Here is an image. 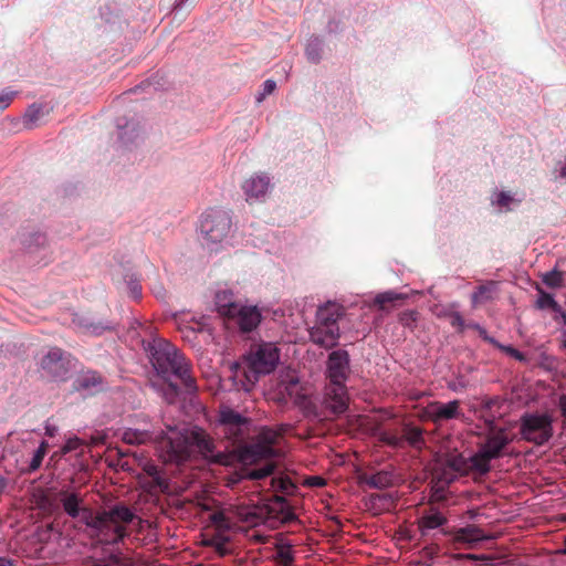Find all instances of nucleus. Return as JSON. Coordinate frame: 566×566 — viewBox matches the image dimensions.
<instances>
[{"label":"nucleus","instance_id":"2","mask_svg":"<svg viewBox=\"0 0 566 566\" xmlns=\"http://www.w3.org/2000/svg\"><path fill=\"white\" fill-rule=\"evenodd\" d=\"M166 462L182 463L197 450L206 460L213 464L229 465L232 461L230 453L216 451L213 439L200 427L178 429L167 426V434L161 442Z\"/></svg>","mask_w":566,"mask_h":566},{"label":"nucleus","instance_id":"23","mask_svg":"<svg viewBox=\"0 0 566 566\" xmlns=\"http://www.w3.org/2000/svg\"><path fill=\"white\" fill-rule=\"evenodd\" d=\"M214 303L220 315L229 317L240 302L234 300L231 290H222L216 293Z\"/></svg>","mask_w":566,"mask_h":566},{"label":"nucleus","instance_id":"36","mask_svg":"<svg viewBox=\"0 0 566 566\" xmlns=\"http://www.w3.org/2000/svg\"><path fill=\"white\" fill-rule=\"evenodd\" d=\"M125 281L127 284L128 292L134 300H139L142 297V285L139 277L135 273L127 274L125 276Z\"/></svg>","mask_w":566,"mask_h":566},{"label":"nucleus","instance_id":"33","mask_svg":"<svg viewBox=\"0 0 566 566\" xmlns=\"http://www.w3.org/2000/svg\"><path fill=\"white\" fill-rule=\"evenodd\" d=\"M212 524L220 531H230L233 527L232 521L223 511L214 512L210 515Z\"/></svg>","mask_w":566,"mask_h":566},{"label":"nucleus","instance_id":"30","mask_svg":"<svg viewBox=\"0 0 566 566\" xmlns=\"http://www.w3.org/2000/svg\"><path fill=\"white\" fill-rule=\"evenodd\" d=\"M536 305L541 310L551 308L554 312H564L562 311L560 305L555 301L554 296L541 289H538V297L536 301Z\"/></svg>","mask_w":566,"mask_h":566},{"label":"nucleus","instance_id":"18","mask_svg":"<svg viewBox=\"0 0 566 566\" xmlns=\"http://www.w3.org/2000/svg\"><path fill=\"white\" fill-rule=\"evenodd\" d=\"M325 403L326 407L334 413H344L348 408V394L346 384L332 385L329 384L325 389Z\"/></svg>","mask_w":566,"mask_h":566},{"label":"nucleus","instance_id":"56","mask_svg":"<svg viewBox=\"0 0 566 566\" xmlns=\"http://www.w3.org/2000/svg\"><path fill=\"white\" fill-rule=\"evenodd\" d=\"M462 463H463L462 457H455L449 461L450 468L457 472H460L462 470Z\"/></svg>","mask_w":566,"mask_h":566},{"label":"nucleus","instance_id":"32","mask_svg":"<svg viewBox=\"0 0 566 566\" xmlns=\"http://www.w3.org/2000/svg\"><path fill=\"white\" fill-rule=\"evenodd\" d=\"M277 505H279V514H280L279 517L282 523L289 524L296 520L295 513L293 512L292 507L290 506V504L287 503V501L285 499L280 497L277 500Z\"/></svg>","mask_w":566,"mask_h":566},{"label":"nucleus","instance_id":"37","mask_svg":"<svg viewBox=\"0 0 566 566\" xmlns=\"http://www.w3.org/2000/svg\"><path fill=\"white\" fill-rule=\"evenodd\" d=\"M406 295L402 293H397L395 291H386L382 293H379L375 297V304H377L380 308L384 307L387 303H394L399 300H405Z\"/></svg>","mask_w":566,"mask_h":566},{"label":"nucleus","instance_id":"5","mask_svg":"<svg viewBox=\"0 0 566 566\" xmlns=\"http://www.w3.org/2000/svg\"><path fill=\"white\" fill-rule=\"evenodd\" d=\"M344 315L345 307L337 302L328 301L319 305L315 324L308 331L311 342L325 349L336 347L340 337L338 321Z\"/></svg>","mask_w":566,"mask_h":566},{"label":"nucleus","instance_id":"15","mask_svg":"<svg viewBox=\"0 0 566 566\" xmlns=\"http://www.w3.org/2000/svg\"><path fill=\"white\" fill-rule=\"evenodd\" d=\"M427 415L434 423L463 417L459 400H451L449 402L432 401L427 407Z\"/></svg>","mask_w":566,"mask_h":566},{"label":"nucleus","instance_id":"7","mask_svg":"<svg viewBox=\"0 0 566 566\" xmlns=\"http://www.w3.org/2000/svg\"><path fill=\"white\" fill-rule=\"evenodd\" d=\"M512 441L513 439L505 428L486 432L484 441L480 443L478 451L470 458L472 469L480 474L489 473L491 461L502 458Z\"/></svg>","mask_w":566,"mask_h":566},{"label":"nucleus","instance_id":"14","mask_svg":"<svg viewBox=\"0 0 566 566\" xmlns=\"http://www.w3.org/2000/svg\"><path fill=\"white\" fill-rule=\"evenodd\" d=\"M228 318L233 319L242 333H250L261 323L262 314L256 305L239 303Z\"/></svg>","mask_w":566,"mask_h":566},{"label":"nucleus","instance_id":"53","mask_svg":"<svg viewBox=\"0 0 566 566\" xmlns=\"http://www.w3.org/2000/svg\"><path fill=\"white\" fill-rule=\"evenodd\" d=\"M490 292V287L486 285H480L476 287V290L472 293V301L474 303L479 302L485 293Z\"/></svg>","mask_w":566,"mask_h":566},{"label":"nucleus","instance_id":"52","mask_svg":"<svg viewBox=\"0 0 566 566\" xmlns=\"http://www.w3.org/2000/svg\"><path fill=\"white\" fill-rule=\"evenodd\" d=\"M306 485L312 488H322L326 484V480L319 475H311L306 479Z\"/></svg>","mask_w":566,"mask_h":566},{"label":"nucleus","instance_id":"24","mask_svg":"<svg viewBox=\"0 0 566 566\" xmlns=\"http://www.w3.org/2000/svg\"><path fill=\"white\" fill-rule=\"evenodd\" d=\"M116 127L118 129V140L123 146H128L138 136L136 123L126 117H118Z\"/></svg>","mask_w":566,"mask_h":566},{"label":"nucleus","instance_id":"3","mask_svg":"<svg viewBox=\"0 0 566 566\" xmlns=\"http://www.w3.org/2000/svg\"><path fill=\"white\" fill-rule=\"evenodd\" d=\"M280 363V350L273 343L258 344L243 355L241 361H235L231 370L235 378L243 377L244 390H250L261 376L271 374Z\"/></svg>","mask_w":566,"mask_h":566},{"label":"nucleus","instance_id":"29","mask_svg":"<svg viewBox=\"0 0 566 566\" xmlns=\"http://www.w3.org/2000/svg\"><path fill=\"white\" fill-rule=\"evenodd\" d=\"M43 114L41 104L33 103L24 112L23 124L27 128H33Z\"/></svg>","mask_w":566,"mask_h":566},{"label":"nucleus","instance_id":"43","mask_svg":"<svg viewBox=\"0 0 566 566\" xmlns=\"http://www.w3.org/2000/svg\"><path fill=\"white\" fill-rule=\"evenodd\" d=\"M276 88V83L274 80H266L264 81V83L262 84V88L260 92H258V94L255 95V102L258 104L262 103L265 97L270 94H272Z\"/></svg>","mask_w":566,"mask_h":566},{"label":"nucleus","instance_id":"47","mask_svg":"<svg viewBox=\"0 0 566 566\" xmlns=\"http://www.w3.org/2000/svg\"><path fill=\"white\" fill-rule=\"evenodd\" d=\"M241 520L248 524L255 525L259 522V515L254 511L241 509L239 511Z\"/></svg>","mask_w":566,"mask_h":566},{"label":"nucleus","instance_id":"64","mask_svg":"<svg viewBox=\"0 0 566 566\" xmlns=\"http://www.w3.org/2000/svg\"><path fill=\"white\" fill-rule=\"evenodd\" d=\"M213 545L216 546L217 551L220 552L221 554H224L226 553V549H224V543L223 542H217V543H213Z\"/></svg>","mask_w":566,"mask_h":566},{"label":"nucleus","instance_id":"48","mask_svg":"<svg viewBox=\"0 0 566 566\" xmlns=\"http://www.w3.org/2000/svg\"><path fill=\"white\" fill-rule=\"evenodd\" d=\"M15 95L17 92L14 91H3L0 94V113L3 112L7 107H9Z\"/></svg>","mask_w":566,"mask_h":566},{"label":"nucleus","instance_id":"17","mask_svg":"<svg viewBox=\"0 0 566 566\" xmlns=\"http://www.w3.org/2000/svg\"><path fill=\"white\" fill-rule=\"evenodd\" d=\"M448 523L447 516L436 506H429L418 518V528L421 537H430L433 531L440 530Z\"/></svg>","mask_w":566,"mask_h":566},{"label":"nucleus","instance_id":"62","mask_svg":"<svg viewBox=\"0 0 566 566\" xmlns=\"http://www.w3.org/2000/svg\"><path fill=\"white\" fill-rule=\"evenodd\" d=\"M386 497H387V495L371 494V495L369 496V500H370V502H371L373 504H375L377 501H380V500L386 499Z\"/></svg>","mask_w":566,"mask_h":566},{"label":"nucleus","instance_id":"54","mask_svg":"<svg viewBox=\"0 0 566 566\" xmlns=\"http://www.w3.org/2000/svg\"><path fill=\"white\" fill-rule=\"evenodd\" d=\"M116 559L105 560V559H92L85 563V566H115Z\"/></svg>","mask_w":566,"mask_h":566},{"label":"nucleus","instance_id":"25","mask_svg":"<svg viewBox=\"0 0 566 566\" xmlns=\"http://www.w3.org/2000/svg\"><path fill=\"white\" fill-rule=\"evenodd\" d=\"M401 438H403V446L407 443L415 449H421L426 443L423 430L412 424L403 426Z\"/></svg>","mask_w":566,"mask_h":566},{"label":"nucleus","instance_id":"50","mask_svg":"<svg viewBox=\"0 0 566 566\" xmlns=\"http://www.w3.org/2000/svg\"><path fill=\"white\" fill-rule=\"evenodd\" d=\"M512 200L513 198L509 192L500 191L495 195V198L492 200V202L499 207H507Z\"/></svg>","mask_w":566,"mask_h":566},{"label":"nucleus","instance_id":"45","mask_svg":"<svg viewBox=\"0 0 566 566\" xmlns=\"http://www.w3.org/2000/svg\"><path fill=\"white\" fill-rule=\"evenodd\" d=\"M296 406L303 409V412L307 418L316 419L319 417L316 406L307 398V396L304 398L303 403H297Z\"/></svg>","mask_w":566,"mask_h":566},{"label":"nucleus","instance_id":"40","mask_svg":"<svg viewBox=\"0 0 566 566\" xmlns=\"http://www.w3.org/2000/svg\"><path fill=\"white\" fill-rule=\"evenodd\" d=\"M46 448L48 443L45 441H42L30 461V471H35L41 467L44 455L46 454Z\"/></svg>","mask_w":566,"mask_h":566},{"label":"nucleus","instance_id":"41","mask_svg":"<svg viewBox=\"0 0 566 566\" xmlns=\"http://www.w3.org/2000/svg\"><path fill=\"white\" fill-rule=\"evenodd\" d=\"M380 441L392 448H403V438L392 432L384 431L380 433Z\"/></svg>","mask_w":566,"mask_h":566},{"label":"nucleus","instance_id":"49","mask_svg":"<svg viewBox=\"0 0 566 566\" xmlns=\"http://www.w3.org/2000/svg\"><path fill=\"white\" fill-rule=\"evenodd\" d=\"M156 77H157V75L154 77L147 78L146 81L142 82L139 85H136L134 88L128 91V93H137L139 91H144L145 88H147L149 86H154L155 90H158L160 84L158 81L155 80Z\"/></svg>","mask_w":566,"mask_h":566},{"label":"nucleus","instance_id":"55","mask_svg":"<svg viewBox=\"0 0 566 566\" xmlns=\"http://www.w3.org/2000/svg\"><path fill=\"white\" fill-rule=\"evenodd\" d=\"M451 325L454 327H458L459 329H463L464 327V319L462 315L459 312H454L452 314Z\"/></svg>","mask_w":566,"mask_h":566},{"label":"nucleus","instance_id":"13","mask_svg":"<svg viewBox=\"0 0 566 566\" xmlns=\"http://www.w3.org/2000/svg\"><path fill=\"white\" fill-rule=\"evenodd\" d=\"M166 434L167 431H156L153 426H148L147 428H124L118 432L122 441L132 446L157 441L159 449L163 452V457L165 455V450L163 449L161 442Z\"/></svg>","mask_w":566,"mask_h":566},{"label":"nucleus","instance_id":"27","mask_svg":"<svg viewBox=\"0 0 566 566\" xmlns=\"http://www.w3.org/2000/svg\"><path fill=\"white\" fill-rule=\"evenodd\" d=\"M457 538L465 543H476L485 539L486 537L479 527L469 525L459 530Z\"/></svg>","mask_w":566,"mask_h":566},{"label":"nucleus","instance_id":"8","mask_svg":"<svg viewBox=\"0 0 566 566\" xmlns=\"http://www.w3.org/2000/svg\"><path fill=\"white\" fill-rule=\"evenodd\" d=\"M252 420L229 406H221L216 427L218 433L231 444L242 443L250 433Z\"/></svg>","mask_w":566,"mask_h":566},{"label":"nucleus","instance_id":"31","mask_svg":"<svg viewBox=\"0 0 566 566\" xmlns=\"http://www.w3.org/2000/svg\"><path fill=\"white\" fill-rule=\"evenodd\" d=\"M23 245L32 251L34 248H41L46 243V235L42 232H31L22 240Z\"/></svg>","mask_w":566,"mask_h":566},{"label":"nucleus","instance_id":"26","mask_svg":"<svg viewBox=\"0 0 566 566\" xmlns=\"http://www.w3.org/2000/svg\"><path fill=\"white\" fill-rule=\"evenodd\" d=\"M273 454L274 450L272 447L262 443H255L247 446L242 457L245 460L255 461L260 459L271 458Z\"/></svg>","mask_w":566,"mask_h":566},{"label":"nucleus","instance_id":"4","mask_svg":"<svg viewBox=\"0 0 566 566\" xmlns=\"http://www.w3.org/2000/svg\"><path fill=\"white\" fill-rule=\"evenodd\" d=\"M136 513L119 502L95 513L91 538L99 544L116 545L127 536L126 526L136 518Z\"/></svg>","mask_w":566,"mask_h":566},{"label":"nucleus","instance_id":"19","mask_svg":"<svg viewBox=\"0 0 566 566\" xmlns=\"http://www.w3.org/2000/svg\"><path fill=\"white\" fill-rule=\"evenodd\" d=\"M72 324L74 327H76L78 331L88 333L95 336H99L104 334L105 332L114 331L116 328V324L107 321H94L93 318L81 315V314H74L72 317Z\"/></svg>","mask_w":566,"mask_h":566},{"label":"nucleus","instance_id":"20","mask_svg":"<svg viewBox=\"0 0 566 566\" xmlns=\"http://www.w3.org/2000/svg\"><path fill=\"white\" fill-rule=\"evenodd\" d=\"M277 388L280 394L290 399L294 405L304 402L306 394L303 392L298 377L295 374H287L283 377L280 380Z\"/></svg>","mask_w":566,"mask_h":566},{"label":"nucleus","instance_id":"57","mask_svg":"<svg viewBox=\"0 0 566 566\" xmlns=\"http://www.w3.org/2000/svg\"><path fill=\"white\" fill-rule=\"evenodd\" d=\"M151 291H153L154 295L156 296V298L165 300L167 293H166L165 287L161 284L155 285L151 289Z\"/></svg>","mask_w":566,"mask_h":566},{"label":"nucleus","instance_id":"60","mask_svg":"<svg viewBox=\"0 0 566 566\" xmlns=\"http://www.w3.org/2000/svg\"><path fill=\"white\" fill-rule=\"evenodd\" d=\"M56 431H57V428H56V427H54V426H50V424H46V426H45V434H46L48 437H51V438H52V437H54V436H55V433H56Z\"/></svg>","mask_w":566,"mask_h":566},{"label":"nucleus","instance_id":"21","mask_svg":"<svg viewBox=\"0 0 566 566\" xmlns=\"http://www.w3.org/2000/svg\"><path fill=\"white\" fill-rule=\"evenodd\" d=\"M395 479V473L390 469H382L373 474L365 473L359 478L360 483L376 490H385L392 486Z\"/></svg>","mask_w":566,"mask_h":566},{"label":"nucleus","instance_id":"16","mask_svg":"<svg viewBox=\"0 0 566 566\" xmlns=\"http://www.w3.org/2000/svg\"><path fill=\"white\" fill-rule=\"evenodd\" d=\"M271 187L270 177L264 174H255L248 178L243 185L242 190L248 202L262 201L266 197Z\"/></svg>","mask_w":566,"mask_h":566},{"label":"nucleus","instance_id":"59","mask_svg":"<svg viewBox=\"0 0 566 566\" xmlns=\"http://www.w3.org/2000/svg\"><path fill=\"white\" fill-rule=\"evenodd\" d=\"M558 406H559L563 417L566 419V396H562L559 398Z\"/></svg>","mask_w":566,"mask_h":566},{"label":"nucleus","instance_id":"51","mask_svg":"<svg viewBox=\"0 0 566 566\" xmlns=\"http://www.w3.org/2000/svg\"><path fill=\"white\" fill-rule=\"evenodd\" d=\"M82 446V441L81 439H78L77 437H74V438H70L64 447H63V452L64 453H67V452H72V451H75L77 448H80Z\"/></svg>","mask_w":566,"mask_h":566},{"label":"nucleus","instance_id":"42","mask_svg":"<svg viewBox=\"0 0 566 566\" xmlns=\"http://www.w3.org/2000/svg\"><path fill=\"white\" fill-rule=\"evenodd\" d=\"M274 467L272 464H266L262 468L251 469L248 472V478L251 480H262L272 474Z\"/></svg>","mask_w":566,"mask_h":566},{"label":"nucleus","instance_id":"12","mask_svg":"<svg viewBox=\"0 0 566 566\" xmlns=\"http://www.w3.org/2000/svg\"><path fill=\"white\" fill-rule=\"evenodd\" d=\"M41 368L48 376L63 380L70 369L69 355L59 347H52L41 359Z\"/></svg>","mask_w":566,"mask_h":566},{"label":"nucleus","instance_id":"58","mask_svg":"<svg viewBox=\"0 0 566 566\" xmlns=\"http://www.w3.org/2000/svg\"><path fill=\"white\" fill-rule=\"evenodd\" d=\"M189 0H177L174 4V8H172V12L175 13V15H177L179 13V11L184 8V6L188 2Z\"/></svg>","mask_w":566,"mask_h":566},{"label":"nucleus","instance_id":"9","mask_svg":"<svg viewBox=\"0 0 566 566\" xmlns=\"http://www.w3.org/2000/svg\"><path fill=\"white\" fill-rule=\"evenodd\" d=\"M522 439L535 446H544L554 434L553 417L545 412H525L520 419Z\"/></svg>","mask_w":566,"mask_h":566},{"label":"nucleus","instance_id":"6","mask_svg":"<svg viewBox=\"0 0 566 566\" xmlns=\"http://www.w3.org/2000/svg\"><path fill=\"white\" fill-rule=\"evenodd\" d=\"M231 226L232 220L228 211L218 208L206 210L201 214L198 226L202 245L210 251H217L228 238Z\"/></svg>","mask_w":566,"mask_h":566},{"label":"nucleus","instance_id":"46","mask_svg":"<svg viewBox=\"0 0 566 566\" xmlns=\"http://www.w3.org/2000/svg\"><path fill=\"white\" fill-rule=\"evenodd\" d=\"M482 417L484 418V422L488 427V432L500 429L496 427V419L501 416L500 412H482Z\"/></svg>","mask_w":566,"mask_h":566},{"label":"nucleus","instance_id":"35","mask_svg":"<svg viewBox=\"0 0 566 566\" xmlns=\"http://www.w3.org/2000/svg\"><path fill=\"white\" fill-rule=\"evenodd\" d=\"M483 338L489 342L490 344H493L497 348L502 349L504 353H506L509 356L522 361L525 359L524 354L521 353L518 349L514 348L510 345H502L500 344L494 337H491L489 335H484Z\"/></svg>","mask_w":566,"mask_h":566},{"label":"nucleus","instance_id":"11","mask_svg":"<svg viewBox=\"0 0 566 566\" xmlns=\"http://www.w3.org/2000/svg\"><path fill=\"white\" fill-rule=\"evenodd\" d=\"M325 376L332 385H343L350 375V356L346 349L332 350L325 363Z\"/></svg>","mask_w":566,"mask_h":566},{"label":"nucleus","instance_id":"38","mask_svg":"<svg viewBox=\"0 0 566 566\" xmlns=\"http://www.w3.org/2000/svg\"><path fill=\"white\" fill-rule=\"evenodd\" d=\"M418 315L419 314L417 311L407 310L399 314L398 321L403 327L408 328L409 331H413L418 321Z\"/></svg>","mask_w":566,"mask_h":566},{"label":"nucleus","instance_id":"28","mask_svg":"<svg viewBox=\"0 0 566 566\" xmlns=\"http://www.w3.org/2000/svg\"><path fill=\"white\" fill-rule=\"evenodd\" d=\"M323 41L318 36H312L306 44L305 54L310 62L318 63L322 59Z\"/></svg>","mask_w":566,"mask_h":566},{"label":"nucleus","instance_id":"22","mask_svg":"<svg viewBox=\"0 0 566 566\" xmlns=\"http://www.w3.org/2000/svg\"><path fill=\"white\" fill-rule=\"evenodd\" d=\"M103 377L96 371H87L75 381V388L80 391L95 394L102 390Z\"/></svg>","mask_w":566,"mask_h":566},{"label":"nucleus","instance_id":"1","mask_svg":"<svg viewBox=\"0 0 566 566\" xmlns=\"http://www.w3.org/2000/svg\"><path fill=\"white\" fill-rule=\"evenodd\" d=\"M142 345L156 374L165 381L163 397L175 403L181 394L192 395L198 390L190 365L175 345L161 337L143 339Z\"/></svg>","mask_w":566,"mask_h":566},{"label":"nucleus","instance_id":"63","mask_svg":"<svg viewBox=\"0 0 566 566\" xmlns=\"http://www.w3.org/2000/svg\"><path fill=\"white\" fill-rule=\"evenodd\" d=\"M558 177L566 180V161L560 166Z\"/></svg>","mask_w":566,"mask_h":566},{"label":"nucleus","instance_id":"44","mask_svg":"<svg viewBox=\"0 0 566 566\" xmlns=\"http://www.w3.org/2000/svg\"><path fill=\"white\" fill-rule=\"evenodd\" d=\"M276 556L282 566H291L294 559L291 546L279 547Z\"/></svg>","mask_w":566,"mask_h":566},{"label":"nucleus","instance_id":"39","mask_svg":"<svg viewBox=\"0 0 566 566\" xmlns=\"http://www.w3.org/2000/svg\"><path fill=\"white\" fill-rule=\"evenodd\" d=\"M504 405V400L499 397H485L481 403L482 412H499V409Z\"/></svg>","mask_w":566,"mask_h":566},{"label":"nucleus","instance_id":"61","mask_svg":"<svg viewBox=\"0 0 566 566\" xmlns=\"http://www.w3.org/2000/svg\"><path fill=\"white\" fill-rule=\"evenodd\" d=\"M148 426H151L147 417H142L139 420V424L136 428H147Z\"/></svg>","mask_w":566,"mask_h":566},{"label":"nucleus","instance_id":"34","mask_svg":"<svg viewBox=\"0 0 566 566\" xmlns=\"http://www.w3.org/2000/svg\"><path fill=\"white\" fill-rule=\"evenodd\" d=\"M542 282L551 289L560 287L563 283V272L557 269L545 272L542 274Z\"/></svg>","mask_w":566,"mask_h":566},{"label":"nucleus","instance_id":"10","mask_svg":"<svg viewBox=\"0 0 566 566\" xmlns=\"http://www.w3.org/2000/svg\"><path fill=\"white\" fill-rule=\"evenodd\" d=\"M59 501L65 514L72 518H77L80 523L85 525L86 533L91 537L95 515L93 510L84 506L83 500L75 492L61 491Z\"/></svg>","mask_w":566,"mask_h":566}]
</instances>
